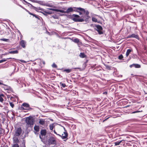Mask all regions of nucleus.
<instances>
[{
  "instance_id": "4",
  "label": "nucleus",
  "mask_w": 147,
  "mask_h": 147,
  "mask_svg": "<svg viewBox=\"0 0 147 147\" xmlns=\"http://www.w3.org/2000/svg\"><path fill=\"white\" fill-rule=\"evenodd\" d=\"M63 128L65 130V131L64 132V134H65V136H63V135L64 134H62V135H61L57 134L55 130L54 131V132L55 134L61 137L63 139H64L66 138L68 136V134L66 130L65 129V128L64 127Z\"/></svg>"
},
{
  "instance_id": "12",
  "label": "nucleus",
  "mask_w": 147,
  "mask_h": 147,
  "mask_svg": "<svg viewBox=\"0 0 147 147\" xmlns=\"http://www.w3.org/2000/svg\"><path fill=\"white\" fill-rule=\"evenodd\" d=\"M39 60H40V66L41 68H42L44 66L45 64V62L44 61L42 60L41 59H39Z\"/></svg>"
},
{
  "instance_id": "25",
  "label": "nucleus",
  "mask_w": 147,
  "mask_h": 147,
  "mask_svg": "<svg viewBox=\"0 0 147 147\" xmlns=\"http://www.w3.org/2000/svg\"><path fill=\"white\" fill-rule=\"evenodd\" d=\"M28 13H29L30 15H32L33 16H34L36 18H37L39 19V18H38V16L31 13L30 11Z\"/></svg>"
},
{
  "instance_id": "13",
  "label": "nucleus",
  "mask_w": 147,
  "mask_h": 147,
  "mask_svg": "<svg viewBox=\"0 0 147 147\" xmlns=\"http://www.w3.org/2000/svg\"><path fill=\"white\" fill-rule=\"evenodd\" d=\"M130 67H134L136 68H140L141 67L140 65L138 64H133L130 65Z\"/></svg>"
},
{
  "instance_id": "26",
  "label": "nucleus",
  "mask_w": 147,
  "mask_h": 147,
  "mask_svg": "<svg viewBox=\"0 0 147 147\" xmlns=\"http://www.w3.org/2000/svg\"><path fill=\"white\" fill-rule=\"evenodd\" d=\"M53 125H54V124L53 123L51 124H50L49 125V127L50 130H53V127H54Z\"/></svg>"
},
{
  "instance_id": "42",
  "label": "nucleus",
  "mask_w": 147,
  "mask_h": 147,
  "mask_svg": "<svg viewBox=\"0 0 147 147\" xmlns=\"http://www.w3.org/2000/svg\"><path fill=\"white\" fill-rule=\"evenodd\" d=\"M103 94L107 95V92H105L103 93Z\"/></svg>"
},
{
  "instance_id": "44",
  "label": "nucleus",
  "mask_w": 147,
  "mask_h": 147,
  "mask_svg": "<svg viewBox=\"0 0 147 147\" xmlns=\"http://www.w3.org/2000/svg\"><path fill=\"white\" fill-rule=\"evenodd\" d=\"M29 4L31 5V7H33V8H36V7H34V6H33L32 4H30L29 3Z\"/></svg>"
},
{
  "instance_id": "23",
  "label": "nucleus",
  "mask_w": 147,
  "mask_h": 147,
  "mask_svg": "<svg viewBox=\"0 0 147 147\" xmlns=\"http://www.w3.org/2000/svg\"><path fill=\"white\" fill-rule=\"evenodd\" d=\"M12 59L11 58H7L6 59H3L0 60V63L5 62L6 61H7V60H8V59Z\"/></svg>"
},
{
  "instance_id": "18",
  "label": "nucleus",
  "mask_w": 147,
  "mask_h": 147,
  "mask_svg": "<svg viewBox=\"0 0 147 147\" xmlns=\"http://www.w3.org/2000/svg\"><path fill=\"white\" fill-rule=\"evenodd\" d=\"M79 56L81 58H84L86 57V56L84 53H81L79 55Z\"/></svg>"
},
{
  "instance_id": "34",
  "label": "nucleus",
  "mask_w": 147,
  "mask_h": 147,
  "mask_svg": "<svg viewBox=\"0 0 147 147\" xmlns=\"http://www.w3.org/2000/svg\"><path fill=\"white\" fill-rule=\"evenodd\" d=\"M123 58V56L121 54L119 56L118 58L119 59H122Z\"/></svg>"
},
{
  "instance_id": "27",
  "label": "nucleus",
  "mask_w": 147,
  "mask_h": 147,
  "mask_svg": "<svg viewBox=\"0 0 147 147\" xmlns=\"http://www.w3.org/2000/svg\"><path fill=\"white\" fill-rule=\"evenodd\" d=\"M92 20L93 22H96L98 21L97 19L95 18L92 17Z\"/></svg>"
},
{
  "instance_id": "39",
  "label": "nucleus",
  "mask_w": 147,
  "mask_h": 147,
  "mask_svg": "<svg viewBox=\"0 0 147 147\" xmlns=\"http://www.w3.org/2000/svg\"><path fill=\"white\" fill-rule=\"evenodd\" d=\"M59 12L62 13H66V11H64L63 10H60Z\"/></svg>"
},
{
  "instance_id": "3",
  "label": "nucleus",
  "mask_w": 147,
  "mask_h": 147,
  "mask_svg": "<svg viewBox=\"0 0 147 147\" xmlns=\"http://www.w3.org/2000/svg\"><path fill=\"white\" fill-rule=\"evenodd\" d=\"M73 9V11H75L79 12V11H82L84 13L85 15L84 16H89V12L88 11L84 9L81 8V7H72Z\"/></svg>"
},
{
  "instance_id": "6",
  "label": "nucleus",
  "mask_w": 147,
  "mask_h": 147,
  "mask_svg": "<svg viewBox=\"0 0 147 147\" xmlns=\"http://www.w3.org/2000/svg\"><path fill=\"white\" fill-rule=\"evenodd\" d=\"M56 138L53 137H51L48 140L49 143L51 144H56L57 143Z\"/></svg>"
},
{
  "instance_id": "31",
  "label": "nucleus",
  "mask_w": 147,
  "mask_h": 147,
  "mask_svg": "<svg viewBox=\"0 0 147 147\" xmlns=\"http://www.w3.org/2000/svg\"><path fill=\"white\" fill-rule=\"evenodd\" d=\"M9 104L10 106L12 108H13L14 107V105L12 102H9Z\"/></svg>"
},
{
  "instance_id": "14",
  "label": "nucleus",
  "mask_w": 147,
  "mask_h": 147,
  "mask_svg": "<svg viewBox=\"0 0 147 147\" xmlns=\"http://www.w3.org/2000/svg\"><path fill=\"white\" fill-rule=\"evenodd\" d=\"M34 130L35 131L34 132L36 133L37 132H38L39 131L40 128L39 127L38 125H35L34 127Z\"/></svg>"
},
{
  "instance_id": "19",
  "label": "nucleus",
  "mask_w": 147,
  "mask_h": 147,
  "mask_svg": "<svg viewBox=\"0 0 147 147\" xmlns=\"http://www.w3.org/2000/svg\"><path fill=\"white\" fill-rule=\"evenodd\" d=\"M5 97L4 95L3 94H0V102H3L4 100L3 98Z\"/></svg>"
},
{
  "instance_id": "35",
  "label": "nucleus",
  "mask_w": 147,
  "mask_h": 147,
  "mask_svg": "<svg viewBox=\"0 0 147 147\" xmlns=\"http://www.w3.org/2000/svg\"><path fill=\"white\" fill-rule=\"evenodd\" d=\"M20 6L22 8V9H24L26 11H27V12H28V13L29 12V11H28V10H27L26 9V8H24V7H23L22 6L20 5Z\"/></svg>"
},
{
  "instance_id": "33",
  "label": "nucleus",
  "mask_w": 147,
  "mask_h": 147,
  "mask_svg": "<svg viewBox=\"0 0 147 147\" xmlns=\"http://www.w3.org/2000/svg\"><path fill=\"white\" fill-rule=\"evenodd\" d=\"M50 9L52 11H57V12H59V9Z\"/></svg>"
},
{
  "instance_id": "53",
  "label": "nucleus",
  "mask_w": 147,
  "mask_h": 147,
  "mask_svg": "<svg viewBox=\"0 0 147 147\" xmlns=\"http://www.w3.org/2000/svg\"><path fill=\"white\" fill-rule=\"evenodd\" d=\"M7 147H8V146H7Z\"/></svg>"
},
{
  "instance_id": "43",
  "label": "nucleus",
  "mask_w": 147,
  "mask_h": 147,
  "mask_svg": "<svg viewBox=\"0 0 147 147\" xmlns=\"http://www.w3.org/2000/svg\"><path fill=\"white\" fill-rule=\"evenodd\" d=\"M109 118V117H107V118H106V119H105V120H104L103 121V122H104V121H105L107 120Z\"/></svg>"
},
{
  "instance_id": "11",
  "label": "nucleus",
  "mask_w": 147,
  "mask_h": 147,
  "mask_svg": "<svg viewBox=\"0 0 147 147\" xmlns=\"http://www.w3.org/2000/svg\"><path fill=\"white\" fill-rule=\"evenodd\" d=\"M134 38L137 39H139V37L138 34H132L131 35H128L127 37V38Z\"/></svg>"
},
{
  "instance_id": "21",
  "label": "nucleus",
  "mask_w": 147,
  "mask_h": 147,
  "mask_svg": "<svg viewBox=\"0 0 147 147\" xmlns=\"http://www.w3.org/2000/svg\"><path fill=\"white\" fill-rule=\"evenodd\" d=\"M132 51V49H128L127 50L126 54V55L127 57L129 56V55L130 53Z\"/></svg>"
},
{
  "instance_id": "47",
  "label": "nucleus",
  "mask_w": 147,
  "mask_h": 147,
  "mask_svg": "<svg viewBox=\"0 0 147 147\" xmlns=\"http://www.w3.org/2000/svg\"><path fill=\"white\" fill-rule=\"evenodd\" d=\"M14 98L13 97H11V98H10V99H12V98H13V99Z\"/></svg>"
},
{
  "instance_id": "45",
  "label": "nucleus",
  "mask_w": 147,
  "mask_h": 147,
  "mask_svg": "<svg viewBox=\"0 0 147 147\" xmlns=\"http://www.w3.org/2000/svg\"><path fill=\"white\" fill-rule=\"evenodd\" d=\"M78 12L79 13L80 15H81L82 14V13L81 12H80L79 11V12Z\"/></svg>"
},
{
  "instance_id": "51",
  "label": "nucleus",
  "mask_w": 147,
  "mask_h": 147,
  "mask_svg": "<svg viewBox=\"0 0 147 147\" xmlns=\"http://www.w3.org/2000/svg\"><path fill=\"white\" fill-rule=\"evenodd\" d=\"M146 40H147V38H146Z\"/></svg>"
},
{
  "instance_id": "5",
  "label": "nucleus",
  "mask_w": 147,
  "mask_h": 147,
  "mask_svg": "<svg viewBox=\"0 0 147 147\" xmlns=\"http://www.w3.org/2000/svg\"><path fill=\"white\" fill-rule=\"evenodd\" d=\"M95 27L96 28V30L98 32L99 34H102L103 33L102 31L103 28L99 24L95 25Z\"/></svg>"
},
{
  "instance_id": "17",
  "label": "nucleus",
  "mask_w": 147,
  "mask_h": 147,
  "mask_svg": "<svg viewBox=\"0 0 147 147\" xmlns=\"http://www.w3.org/2000/svg\"><path fill=\"white\" fill-rule=\"evenodd\" d=\"M73 12L72 7H69L66 11V13H69L70 12Z\"/></svg>"
},
{
  "instance_id": "40",
  "label": "nucleus",
  "mask_w": 147,
  "mask_h": 147,
  "mask_svg": "<svg viewBox=\"0 0 147 147\" xmlns=\"http://www.w3.org/2000/svg\"><path fill=\"white\" fill-rule=\"evenodd\" d=\"M106 67L108 69L110 70L111 69V67L107 65L106 66Z\"/></svg>"
},
{
  "instance_id": "28",
  "label": "nucleus",
  "mask_w": 147,
  "mask_h": 147,
  "mask_svg": "<svg viewBox=\"0 0 147 147\" xmlns=\"http://www.w3.org/2000/svg\"><path fill=\"white\" fill-rule=\"evenodd\" d=\"M60 85H61V86L63 88H64L66 86L65 84V83H62L61 82H60Z\"/></svg>"
},
{
  "instance_id": "36",
  "label": "nucleus",
  "mask_w": 147,
  "mask_h": 147,
  "mask_svg": "<svg viewBox=\"0 0 147 147\" xmlns=\"http://www.w3.org/2000/svg\"><path fill=\"white\" fill-rule=\"evenodd\" d=\"M19 145H18V144H17V143H16L15 144H14L13 146V147H19Z\"/></svg>"
},
{
  "instance_id": "29",
  "label": "nucleus",
  "mask_w": 147,
  "mask_h": 147,
  "mask_svg": "<svg viewBox=\"0 0 147 147\" xmlns=\"http://www.w3.org/2000/svg\"><path fill=\"white\" fill-rule=\"evenodd\" d=\"M0 40L5 41V42H8L9 41V39H5V38H2L0 39Z\"/></svg>"
},
{
  "instance_id": "1",
  "label": "nucleus",
  "mask_w": 147,
  "mask_h": 147,
  "mask_svg": "<svg viewBox=\"0 0 147 147\" xmlns=\"http://www.w3.org/2000/svg\"><path fill=\"white\" fill-rule=\"evenodd\" d=\"M68 18L75 22H81L84 21L86 22H88L89 18L90 17V16H83L82 17H80L78 15L73 14L69 15L68 16Z\"/></svg>"
},
{
  "instance_id": "48",
  "label": "nucleus",
  "mask_w": 147,
  "mask_h": 147,
  "mask_svg": "<svg viewBox=\"0 0 147 147\" xmlns=\"http://www.w3.org/2000/svg\"><path fill=\"white\" fill-rule=\"evenodd\" d=\"M21 61L22 62H24V63L25 62V61H24V60H22Z\"/></svg>"
},
{
  "instance_id": "20",
  "label": "nucleus",
  "mask_w": 147,
  "mask_h": 147,
  "mask_svg": "<svg viewBox=\"0 0 147 147\" xmlns=\"http://www.w3.org/2000/svg\"><path fill=\"white\" fill-rule=\"evenodd\" d=\"M13 142L14 143H17L19 142V140L18 138L14 137L13 138Z\"/></svg>"
},
{
  "instance_id": "9",
  "label": "nucleus",
  "mask_w": 147,
  "mask_h": 147,
  "mask_svg": "<svg viewBox=\"0 0 147 147\" xmlns=\"http://www.w3.org/2000/svg\"><path fill=\"white\" fill-rule=\"evenodd\" d=\"M40 135L39 137L41 139H42L41 136L43 137L46 136L47 133L46 130L45 129L41 130L40 131Z\"/></svg>"
},
{
  "instance_id": "15",
  "label": "nucleus",
  "mask_w": 147,
  "mask_h": 147,
  "mask_svg": "<svg viewBox=\"0 0 147 147\" xmlns=\"http://www.w3.org/2000/svg\"><path fill=\"white\" fill-rule=\"evenodd\" d=\"M72 71L71 69H63L62 71L63 72H65L67 73H68L71 72Z\"/></svg>"
},
{
  "instance_id": "7",
  "label": "nucleus",
  "mask_w": 147,
  "mask_h": 147,
  "mask_svg": "<svg viewBox=\"0 0 147 147\" xmlns=\"http://www.w3.org/2000/svg\"><path fill=\"white\" fill-rule=\"evenodd\" d=\"M22 129L21 128H18L15 133V137L19 136L22 133Z\"/></svg>"
},
{
  "instance_id": "38",
  "label": "nucleus",
  "mask_w": 147,
  "mask_h": 147,
  "mask_svg": "<svg viewBox=\"0 0 147 147\" xmlns=\"http://www.w3.org/2000/svg\"><path fill=\"white\" fill-rule=\"evenodd\" d=\"M140 111H136L133 112H132L131 113H139L140 112Z\"/></svg>"
},
{
  "instance_id": "37",
  "label": "nucleus",
  "mask_w": 147,
  "mask_h": 147,
  "mask_svg": "<svg viewBox=\"0 0 147 147\" xmlns=\"http://www.w3.org/2000/svg\"><path fill=\"white\" fill-rule=\"evenodd\" d=\"M52 66L53 67H54V68H56L57 67V65L55 63H53V65H52Z\"/></svg>"
},
{
  "instance_id": "52",
  "label": "nucleus",
  "mask_w": 147,
  "mask_h": 147,
  "mask_svg": "<svg viewBox=\"0 0 147 147\" xmlns=\"http://www.w3.org/2000/svg\"><path fill=\"white\" fill-rule=\"evenodd\" d=\"M19 147H21H21H19Z\"/></svg>"
},
{
  "instance_id": "2",
  "label": "nucleus",
  "mask_w": 147,
  "mask_h": 147,
  "mask_svg": "<svg viewBox=\"0 0 147 147\" xmlns=\"http://www.w3.org/2000/svg\"><path fill=\"white\" fill-rule=\"evenodd\" d=\"M26 125L27 127H32L34 123L35 120L34 118L31 116H29L26 118Z\"/></svg>"
},
{
  "instance_id": "50",
  "label": "nucleus",
  "mask_w": 147,
  "mask_h": 147,
  "mask_svg": "<svg viewBox=\"0 0 147 147\" xmlns=\"http://www.w3.org/2000/svg\"><path fill=\"white\" fill-rule=\"evenodd\" d=\"M27 3L26 1H25Z\"/></svg>"
},
{
  "instance_id": "41",
  "label": "nucleus",
  "mask_w": 147,
  "mask_h": 147,
  "mask_svg": "<svg viewBox=\"0 0 147 147\" xmlns=\"http://www.w3.org/2000/svg\"><path fill=\"white\" fill-rule=\"evenodd\" d=\"M35 71L36 72H39L40 71V70L38 69H35Z\"/></svg>"
},
{
  "instance_id": "32",
  "label": "nucleus",
  "mask_w": 147,
  "mask_h": 147,
  "mask_svg": "<svg viewBox=\"0 0 147 147\" xmlns=\"http://www.w3.org/2000/svg\"><path fill=\"white\" fill-rule=\"evenodd\" d=\"M19 109L21 110H26V109L24 108V107L23 106H22V105L21 106V107H20Z\"/></svg>"
},
{
  "instance_id": "16",
  "label": "nucleus",
  "mask_w": 147,
  "mask_h": 147,
  "mask_svg": "<svg viewBox=\"0 0 147 147\" xmlns=\"http://www.w3.org/2000/svg\"><path fill=\"white\" fill-rule=\"evenodd\" d=\"M45 123V121L44 119H39V123L41 125H43Z\"/></svg>"
},
{
  "instance_id": "49",
  "label": "nucleus",
  "mask_w": 147,
  "mask_h": 147,
  "mask_svg": "<svg viewBox=\"0 0 147 147\" xmlns=\"http://www.w3.org/2000/svg\"><path fill=\"white\" fill-rule=\"evenodd\" d=\"M63 134H64L63 133ZM63 136H65V134H63Z\"/></svg>"
},
{
  "instance_id": "46",
  "label": "nucleus",
  "mask_w": 147,
  "mask_h": 147,
  "mask_svg": "<svg viewBox=\"0 0 147 147\" xmlns=\"http://www.w3.org/2000/svg\"><path fill=\"white\" fill-rule=\"evenodd\" d=\"M0 85H4L3 83L0 82Z\"/></svg>"
},
{
  "instance_id": "10",
  "label": "nucleus",
  "mask_w": 147,
  "mask_h": 147,
  "mask_svg": "<svg viewBox=\"0 0 147 147\" xmlns=\"http://www.w3.org/2000/svg\"><path fill=\"white\" fill-rule=\"evenodd\" d=\"M20 46L23 48H25L26 47V42L24 40H21L19 43Z\"/></svg>"
},
{
  "instance_id": "24",
  "label": "nucleus",
  "mask_w": 147,
  "mask_h": 147,
  "mask_svg": "<svg viewBox=\"0 0 147 147\" xmlns=\"http://www.w3.org/2000/svg\"><path fill=\"white\" fill-rule=\"evenodd\" d=\"M122 141V140H121L119 141H117L114 142L115 146H117L119 145L121 143Z\"/></svg>"
},
{
  "instance_id": "22",
  "label": "nucleus",
  "mask_w": 147,
  "mask_h": 147,
  "mask_svg": "<svg viewBox=\"0 0 147 147\" xmlns=\"http://www.w3.org/2000/svg\"><path fill=\"white\" fill-rule=\"evenodd\" d=\"M18 53V50H15L14 51H10L9 53L10 54H17Z\"/></svg>"
},
{
  "instance_id": "8",
  "label": "nucleus",
  "mask_w": 147,
  "mask_h": 147,
  "mask_svg": "<svg viewBox=\"0 0 147 147\" xmlns=\"http://www.w3.org/2000/svg\"><path fill=\"white\" fill-rule=\"evenodd\" d=\"M22 106H23L24 107H25L26 110H30L32 109V108L30 107V105L26 103H23L22 105Z\"/></svg>"
},
{
  "instance_id": "30",
  "label": "nucleus",
  "mask_w": 147,
  "mask_h": 147,
  "mask_svg": "<svg viewBox=\"0 0 147 147\" xmlns=\"http://www.w3.org/2000/svg\"><path fill=\"white\" fill-rule=\"evenodd\" d=\"M74 41L76 43H78L79 42V39L77 38H75L74 39Z\"/></svg>"
}]
</instances>
